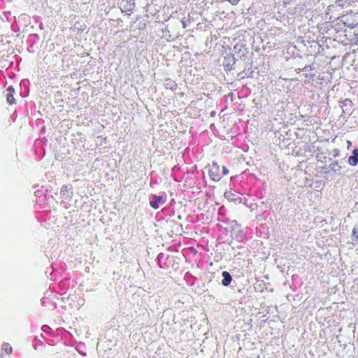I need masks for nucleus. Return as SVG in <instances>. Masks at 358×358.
I'll use <instances>...</instances> for the list:
<instances>
[{"label":"nucleus","instance_id":"6","mask_svg":"<svg viewBox=\"0 0 358 358\" xmlns=\"http://www.w3.org/2000/svg\"><path fill=\"white\" fill-rule=\"evenodd\" d=\"M222 285L224 287H227L230 285L232 281V276L228 271H222Z\"/></svg>","mask_w":358,"mask_h":358},{"label":"nucleus","instance_id":"2","mask_svg":"<svg viewBox=\"0 0 358 358\" xmlns=\"http://www.w3.org/2000/svg\"><path fill=\"white\" fill-rule=\"evenodd\" d=\"M341 107L342 108L341 117L343 119L348 118L352 114L353 103L350 99H345L341 102Z\"/></svg>","mask_w":358,"mask_h":358},{"label":"nucleus","instance_id":"7","mask_svg":"<svg viewBox=\"0 0 358 358\" xmlns=\"http://www.w3.org/2000/svg\"><path fill=\"white\" fill-rule=\"evenodd\" d=\"M224 196L227 199H229L231 201H234V203H240L242 200L241 198L238 195H237L236 194L233 193L231 192H225Z\"/></svg>","mask_w":358,"mask_h":358},{"label":"nucleus","instance_id":"3","mask_svg":"<svg viewBox=\"0 0 358 358\" xmlns=\"http://www.w3.org/2000/svg\"><path fill=\"white\" fill-rule=\"evenodd\" d=\"M209 176L214 181H219L222 178L220 168L216 162H213L209 169Z\"/></svg>","mask_w":358,"mask_h":358},{"label":"nucleus","instance_id":"19","mask_svg":"<svg viewBox=\"0 0 358 358\" xmlns=\"http://www.w3.org/2000/svg\"><path fill=\"white\" fill-rule=\"evenodd\" d=\"M306 78H310V79H313L315 76V74H310V75H308V74H306L305 76Z\"/></svg>","mask_w":358,"mask_h":358},{"label":"nucleus","instance_id":"4","mask_svg":"<svg viewBox=\"0 0 358 358\" xmlns=\"http://www.w3.org/2000/svg\"><path fill=\"white\" fill-rule=\"evenodd\" d=\"M72 187L71 185H63L60 189V194L63 199H67L71 198L72 194Z\"/></svg>","mask_w":358,"mask_h":358},{"label":"nucleus","instance_id":"11","mask_svg":"<svg viewBox=\"0 0 358 358\" xmlns=\"http://www.w3.org/2000/svg\"><path fill=\"white\" fill-rule=\"evenodd\" d=\"M6 99L7 102L10 105L15 103V98L13 96V94H6Z\"/></svg>","mask_w":358,"mask_h":358},{"label":"nucleus","instance_id":"10","mask_svg":"<svg viewBox=\"0 0 358 358\" xmlns=\"http://www.w3.org/2000/svg\"><path fill=\"white\" fill-rule=\"evenodd\" d=\"M352 239L358 241V226H355L352 232Z\"/></svg>","mask_w":358,"mask_h":358},{"label":"nucleus","instance_id":"5","mask_svg":"<svg viewBox=\"0 0 358 358\" xmlns=\"http://www.w3.org/2000/svg\"><path fill=\"white\" fill-rule=\"evenodd\" d=\"M348 162L352 166L358 164V148H355L352 151V155L348 157Z\"/></svg>","mask_w":358,"mask_h":358},{"label":"nucleus","instance_id":"15","mask_svg":"<svg viewBox=\"0 0 358 358\" xmlns=\"http://www.w3.org/2000/svg\"><path fill=\"white\" fill-rule=\"evenodd\" d=\"M221 173L222 174V176L227 175L229 173V170L225 166H222V171Z\"/></svg>","mask_w":358,"mask_h":358},{"label":"nucleus","instance_id":"8","mask_svg":"<svg viewBox=\"0 0 358 358\" xmlns=\"http://www.w3.org/2000/svg\"><path fill=\"white\" fill-rule=\"evenodd\" d=\"M329 168L334 173L338 175L341 174L343 167L341 166L340 163L338 161H334L331 164H330Z\"/></svg>","mask_w":358,"mask_h":358},{"label":"nucleus","instance_id":"18","mask_svg":"<svg viewBox=\"0 0 358 358\" xmlns=\"http://www.w3.org/2000/svg\"><path fill=\"white\" fill-rule=\"evenodd\" d=\"M177 87V85L174 83H172V85L170 87V89L172 90H176Z\"/></svg>","mask_w":358,"mask_h":358},{"label":"nucleus","instance_id":"14","mask_svg":"<svg viewBox=\"0 0 358 358\" xmlns=\"http://www.w3.org/2000/svg\"><path fill=\"white\" fill-rule=\"evenodd\" d=\"M7 94H14L15 93V89L12 85H10L7 89Z\"/></svg>","mask_w":358,"mask_h":358},{"label":"nucleus","instance_id":"17","mask_svg":"<svg viewBox=\"0 0 358 358\" xmlns=\"http://www.w3.org/2000/svg\"><path fill=\"white\" fill-rule=\"evenodd\" d=\"M163 255H164L163 253H160L157 256V259H158V261H159V265L160 267H162V266L160 265V259H162Z\"/></svg>","mask_w":358,"mask_h":358},{"label":"nucleus","instance_id":"9","mask_svg":"<svg viewBox=\"0 0 358 358\" xmlns=\"http://www.w3.org/2000/svg\"><path fill=\"white\" fill-rule=\"evenodd\" d=\"M1 350L5 351L6 354H10L12 352V347L6 343L2 344Z\"/></svg>","mask_w":358,"mask_h":358},{"label":"nucleus","instance_id":"1","mask_svg":"<svg viewBox=\"0 0 358 358\" xmlns=\"http://www.w3.org/2000/svg\"><path fill=\"white\" fill-rule=\"evenodd\" d=\"M166 199L167 196L164 192L160 195L151 194L149 197L150 206L154 209H158L160 205L165 203Z\"/></svg>","mask_w":358,"mask_h":358},{"label":"nucleus","instance_id":"12","mask_svg":"<svg viewBox=\"0 0 358 358\" xmlns=\"http://www.w3.org/2000/svg\"><path fill=\"white\" fill-rule=\"evenodd\" d=\"M132 2L129 1V2H127V6H124V8L126 9H127L128 10H131L134 6H135V3H134V0L131 1Z\"/></svg>","mask_w":358,"mask_h":358},{"label":"nucleus","instance_id":"16","mask_svg":"<svg viewBox=\"0 0 358 358\" xmlns=\"http://www.w3.org/2000/svg\"><path fill=\"white\" fill-rule=\"evenodd\" d=\"M339 155V150L338 149L333 150V157H336Z\"/></svg>","mask_w":358,"mask_h":358},{"label":"nucleus","instance_id":"13","mask_svg":"<svg viewBox=\"0 0 358 358\" xmlns=\"http://www.w3.org/2000/svg\"><path fill=\"white\" fill-rule=\"evenodd\" d=\"M313 67L312 66H306L305 67H303V69H299V71H305V72H308V71H311L313 70Z\"/></svg>","mask_w":358,"mask_h":358}]
</instances>
